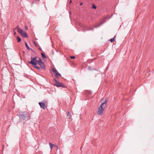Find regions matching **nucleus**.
<instances>
[{
    "label": "nucleus",
    "instance_id": "f257e3e1",
    "mask_svg": "<svg viewBox=\"0 0 154 154\" xmlns=\"http://www.w3.org/2000/svg\"><path fill=\"white\" fill-rule=\"evenodd\" d=\"M18 115L20 119H23L24 120L27 119V118L28 116L27 112H23L22 113L19 112L18 114Z\"/></svg>",
    "mask_w": 154,
    "mask_h": 154
},
{
    "label": "nucleus",
    "instance_id": "f03ea898",
    "mask_svg": "<svg viewBox=\"0 0 154 154\" xmlns=\"http://www.w3.org/2000/svg\"><path fill=\"white\" fill-rule=\"evenodd\" d=\"M28 63H29L32 64V66L35 65L37 64V59L36 57H31V60L30 61H29Z\"/></svg>",
    "mask_w": 154,
    "mask_h": 154
},
{
    "label": "nucleus",
    "instance_id": "7ed1b4c3",
    "mask_svg": "<svg viewBox=\"0 0 154 154\" xmlns=\"http://www.w3.org/2000/svg\"><path fill=\"white\" fill-rule=\"evenodd\" d=\"M18 32L23 37L27 38L28 37L27 33L25 31H23L20 28L18 29Z\"/></svg>",
    "mask_w": 154,
    "mask_h": 154
},
{
    "label": "nucleus",
    "instance_id": "20e7f679",
    "mask_svg": "<svg viewBox=\"0 0 154 154\" xmlns=\"http://www.w3.org/2000/svg\"><path fill=\"white\" fill-rule=\"evenodd\" d=\"M54 81L55 82L56 84H55V85L57 87H61L63 88L64 87V85L61 83L59 82L56 79H54Z\"/></svg>",
    "mask_w": 154,
    "mask_h": 154
},
{
    "label": "nucleus",
    "instance_id": "39448f33",
    "mask_svg": "<svg viewBox=\"0 0 154 154\" xmlns=\"http://www.w3.org/2000/svg\"><path fill=\"white\" fill-rule=\"evenodd\" d=\"M38 104L42 108L44 109L47 108V106L44 103L39 102L38 103Z\"/></svg>",
    "mask_w": 154,
    "mask_h": 154
},
{
    "label": "nucleus",
    "instance_id": "423d86ee",
    "mask_svg": "<svg viewBox=\"0 0 154 154\" xmlns=\"http://www.w3.org/2000/svg\"><path fill=\"white\" fill-rule=\"evenodd\" d=\"M103 108H101L99 107L98 110L97 111V113L98 114L101 115L102 114L103 112Z\"/></svg>",
    "mask_w": 154,
    "mask_h": 154
},
{
    "label": "nucleus",
    "instance_id": "0eeeda50",
    "mask_svg": "<svg viewBox=\"0 0 154 154\" xmlns=\"http://www.w3.org/2000/svg\"><path fill=\"white\" fill-rule=\"evenodd\" d=\"M38 64L40 66L42 69H45V66L44 63L43 62H42L41 63H40Z\"/></svg>",
    "mask_w": 154,
    "mask_h": 154
},
{
    "label": "nucleus",
    "instance_id": "6e6552de",
    "mask_svg": "<svg viewBox=\"0 0 154 154\" xmlns=\"http://www.w3.org/2000/svg\"><path fill=\"white\" fill-rule=\"evenodd\" d=\"M56 77L55 78L56 79L58 78V76H61V75L58 72L55 74Z\"/></svg>",
    "mask_w": 154,
    "mask_h": 154
},
{
    "label": "nucleus",
    "instance_id": "1a4fd4ad",
    "mask_svg": "<svg viewBox=\"0 0 154 154\" xmlns=\"http://www.w3.org/2000/svg\"><path fill=\"white\" fill-rule=\"evenodd\" d=\"M43 61H42L41 58H39L38 60H37V63H38V64L41 63Z\"/></svg>",
    "mask_w": 154,
    "mask_h": 154
},
{
    "label": "nucleus",
    "instance_id": "9d476101",
    "mask_svg": "<svg viewBox=\"0 0 154 154\" xmlns=\"http://www.w3.org/2000/svg\"><path fill=\"white\" fill-rule=\"evenodd\" d=\"M25 45L26 47L27 48V49L29 50H30V48L29 47V46L28 45V44H27V43L26 42H25Z\"/></svg>",
    "mask_w": 154,
    "mask_h": 154
},
{
    "label": "nucleus",
    "instance_id": "9b49d317",
    "mask_svg": "<svg viewBox=\"0 0 154 154\" xmlns=\"http://www.w3.org/2000/svg\"><path fill=\"white\" fill-rule=\"evenodd\" d=\"M33 66L36 68V69H37L38 70H40V68L38 66H37L36 65H33Z\"/></svg>",
    "mask_w": 154,
    "mask_h": 154
},
{
    "label": "nucleus",
    "instance_id": "f8f14e48",
    "mask_svg": "<svg viewBox=\"0 0 154 154\" xmlns=\"http://www.w3.org/2000/svg\"><path fill=\"white\" fill-rule=\"evenodd\" d=\"M17 42H20L21 41V39L20 37L18 36H17Z\"/></svg>",
    "mask_w": 154,
    "mask_h": 154
},
{
    "label": "nucleus",
    "instance_id": "ddd939ff",
    "mask_svg": "<svg viewBox=\"0 0 154 154\" xmlns=\"http://www.w3.org/2000/svg\"><path fill=\"white\" fill-rule=\"evenodd\" d=\"M41 55L42 56V57H43V58H47V57H46V56H45V54H44V53H41Z\"/></svg>",
    "mask_w": 154,
    "mask_h": 154
},
{
    "label": "nucleus",
    "instance_id": "4468645a",
    "mask_svg": "<svg viewBox=\"0 0 154 154\" xmlns=\"http://www.w3.org/2000/svg\"><path fill=\"white\" fill-rule=\"evenodd\" d=\"M67 119H70V114L69 113V112H67Z\"/></svg>",
    "mask_w": 154,
    "mask_h": 154
},
{
    "label": "nucleus",
    "instance_id": "2eb2a0df",
    "mask_svg": "<svg viewBox=\"0 0 154 154\" xmlns=\"http://www.w3.org/2000/svg\"><path fill=\"white\" fill-rule=\"evenodd\" d=\"M96 6L94 4H93L91 8L95 9H96Z\"/></svg>",
    "mask_w": 154,
    "mask_h": 154
},
{
    "label": "nucleus",
    "instance_id": "dca6fc26",
    "mask_svg": "<svg viewBox=\"0 0 154 154\" xmlns=\"http://www.w3.org/2000/svg\"><path fill=\"white\" fill-rule=\"evenodd\" d=\"M94 28H93V27L92 28L90 27L88 29H85V30L88 31V30H93V29Z\"/></svg>",
    "mask_w": 154,
    "mask_h": 154
},
{
    "label": "nucleus",
    "instance_id": "f3484780",
    "mask_svg": "<svg viewBox=\"0 0 154 154\" xmlns=\"http://www.w3.org/2000/svg\"><path fill=\"white\" fill-rule=\"evenodd\" d=\"M52 70H53V72L55 73V74H56V73L57 72V70L56 69H55L54 68L52 69Z\"/></svg>",
    "mask_w": 154,
    "mask_h": 154
},
{
    "label": "nucleus",
    "instance_id": "a211bd4d",
    "mask_svg": "<svg viewBox=\"0 0 154 154\" xmlns=\"http://www.w3.org/2000/svg\"><path fill=\"white\" fill-rule=\"evenodd\" d=\"M115 36H114V38H111V39L110 40V41L111 42H113V41H114V40H115Z\"/></svg>",
    "mask_w": 154,
    "mask_h": 154
},
{
    "label": "nucleus",
    "instance_id": "6ab92c4d",
    "mask_svg": "<svg viewBox=\"0 0 154 154\" xmlns=\"http://www.w3.org/2000/svg\"><path fill=\"white\" fill-rule=\"evenodd\" d=\"M49 145H50V147L51 148V149L52 148V147H53V145L54 146V145H53L51 143H49Z\"/></svg>",
    "mask_w": 154,
    "mask_h": 154
},
{
    "label": "nucleus",
    "instance_id": "aec40b11",
    "mask_svg": "<svg viewBox=\"0 0 154 154\" xmlns=\"http://www.w3.org/2000/svg\"><path fill=\"white\" fill-rule=\"evenodd\" d=\"M104 103H103L101 104V105H100V108H103V106H104Z\"/></svg>",
    "mask_w": 154,
    "mask_h": 154
},
{
    "label": "nucleus",
    "instance_id": "412c9836",
    "mask_svg": "<svg viewBox=\"0 0 154 154\" xmlns=\"http://www.w3.org/2000/svg\"><path fill=\"white\" fill-rule=\"evenodd\" d=\"M100 24H99L98 25L94 26L93 28H97L99 27V26H100Z\"/></svg>",
    "mask_w": 154,
    "mask_h": 154
},
{
    "label": "nucleus",
    "instance_id": "4be33fe9",
    "mask_svg": "<svg viewBox=\"0 0 154 154\" xmlns=\"http://www.w3.org/2000/svg\"><path fill=\"white\" fill-rule=\"evenodd\" d=\"M88 70H90L91 69V67L90 66H88Z\"/></svg>",
    "mask_w": 154,
    "mask_h": 154
},
{
    "label": "nucleus",
    "instance_id": "5701e85b",
    "mask_svg": "<svg viewBox=\"0 0 154 154\" xmlns=\"http://www.w3.org/2000/svg\"><path fill=\"white\" fill-rule=\"evenodd\" d=\"M70 57L71 59H75V57L73 56H71Z\"/></svg>",
    "mask_w": 154,
    "mask_h": 154
},
{
    "label": "nucleus",
    "instance_id": "b1692460",
    "mask_svg": "<svg viewBox=\"0 0 154 154\" xmlns=\"http://www.w3.org/2000/svg\"><path fill=\"white\" fill-rule=\"evenodd\" d=\"M107 100H105V101L104 102H103V103H104V104H106L107 103Z\"/></svg>",
    "mask_w": 154,
    "mask_h": 154
},
{
    "label": "nucleus",
    "instance_id": "393cba45",
    "mask_svg": "<svg viewBox=\"0 0 154 154\" xmlns=\"http://www.w3.org/2000/svg\"><path fill=\"white\" fill-rule=\"evenodd\" d=\"M25 29H26V30H27V29H28V27H27V26H25Z\"/></svg>",
    "mask_w": 154,
    "mask_h": 154
},
{
    "label": "nucleus",
    "instance_id": "a878e982",
    "mask_svg": "<svg viewBox=\"0 0 154 154\" xmlns=\"http://www.w3.org/2000/svg\"><path fill=\"white\" fill-rule=\"evenodd\" d=\"M20 28L19 27V26H18V25L16 27V29H17V31H18V29Z\"/></svg>",
    "mask_w": 154,
    "mask_h": 154
},
{
    "label": "nucleus",
    "instance_id": "bb28decb",
    "mask_svg": "<svg viewBox=\"0 0 154 154\" xmlns=\"http://www.w3.org/2000/svg\"><path fill=\"white\" fill-rule=\"evenodd\" d=\"M30 50H31L33 52H34V51L32 49H31V48H30Z\"/></svg>",
    "mask_w": 154,
    "mask_h": 154
},
{
    "label": "nucleus",
    "instance_id": "cd10ccee",
    "mask_svg": "<svg viewBox=\"0 0 154 154\" xmlns=\"http://www.w3.org/2000/svg\"><path fill=\"white\" fill-rule=\"evenodd\" d=\"M34 44L36 46V43H35V42H34Z\"/></svg>",
    "mask_w": 154,
    "mask_h": 154
},
{
    "label": "nucleus",
    "instance_id": "c85d7f7f",
    "mask_svg": "<svg viewBox=\"0 0 154 154\" xmlns=\"http://www.w3.org/2000/svg\"><path fill=\"white\" fill-rule=\"evenodd\" d=\"M14 34L15 35L16 34V32H14Z\"/></svg>",
    "mask_w": 154,
    "mask_h": 154
},
{
    "label": "nucleus",
    "instance_id": "c756f323",
    "mask_svg": "<svg viewBox=\"0 0 154 154\" xmlns=\"http://www.w3.org/2000/svg\"><path fill=\"white\" fill-rule=\"evenodd\" d=\"M71 2H72V1L70 0V3Z\"/></svg>",
    "mask_w": 154,
    "mask_h": 154
},
{
    "label": "nucleus",
    "instance_id": "7c9ffc66",
    "mask_svg": "<svg viewBox=\"0 0 154 154\" xmlns=\"http://www.w3.org/2000/svg\"><path fill=\"white\" fill-rule=\"evenodd\" d=\"M83 3H81V4H80V5H82Z\"/></svg>",
    "mask_w": 154,
    "mask_h": 154
}]
</instances>
